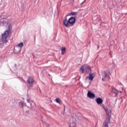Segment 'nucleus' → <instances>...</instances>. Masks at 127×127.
<instances>
[{
	"instance_id": "nucleus-4",
	"label": "nucleus",
	"mask_w": 127,
	"mask_h": 127,
	"mask_svg": "<svg viewBox=\"0 0 127 127\" xmlns=\"http://www.w3.org/2000/svg\"><path fill=\"white\" fill-rule=\"evenodd\" d=\"M111 122H110V118L109 117H107L106 120H105L103 123L102 127H109Z\"/></svg>"
},
{
	"instance_id": "nucleus-12",
	"label": "nucleus",
	"mask_w": 127,
	"mask_h": 127,
	"mask_svg": "<svg viewBox=\"0 0 127 127\" xmlns=\"http://www.w3.org/2000/svg\"><path fill=\"white\" fill-rule=\"evenodd\" d=\"M61 51L62 55H64V54H65V51H66V48L63 47L61 49Z\"/></svg>"
},
{
	"instance_id": "nucleus-5",
	"label": "nucleus",
	"mask_w": 127,
	"mask_h": 127,
	"mask_svg": "<svg viewBox=\"0 0 127 127\" xmlns=\"http://www.w3.org/2000/svg\"><path fill=\"white\" fill-rule=\"evenodd\" d=\"M28 87H32L33 83H34V79L32 77H29L27 79Z\"/></svg>"
},
{
	"instance_id": "nucleus-1",
	"label": "nucleus",
	"mask_w": 127,
	"mask_h": 127,
	"mask_svg": "<svg viewBox=\"0 0 127 127\" xmlns=\"http://www.w3.org/2000/svg\"><path fill=\"white\" fill-rule=\"evenodd\" d=\"M68 15H66L64 17V20L63 21L64 25L65 26V27H70V26H72L76 22V19L74 17H71L68 20L67 19V17Z\"/></svg>"
},
{
	"instance_id": "nucleus-8",
	"label": "nucleus",
	"mask_w": 127,
	"mask_h": 127,
	"mask_svg": "<svg viewBox=\"0 0 127 127\" xmlns=\"http://www.w3.org/2000/svg\"><path fill=\"white\" fill-rule=\"evenodd\" d=\"M84 69H87L89 71H91V67L87 65V64H84L83 65L81 66V67H80V70L81 71H82V73H84Z\"/></svg>"
},
{
	"instance_id": "nucleus-7",
	"label": "nucleus",
	"mask_w": 127,
	"mask_h": 127,
	"mask_svg": "<svg viewBox=\"0 0 127 127\" xmlns=\"http://www.w3.org/2000/svg\"><path fill=\"white\" fill-rule=\"evenodd\" d=\"M106 113V115L107 116V118H110V114H112V108L111 107H106V108H104ZM110 113V114H109Z\"/></svg>"
},
{
	"instance_id": "nucleus-17",
	"label": "nucleus",
	"mask_w": 127,
	"mask_h": 127,
	"mask_svg": "<svg viewBox=\"0 0 127 127\" xmlns=\"http://www.w3.org/2000/svg\"><path fill=\"white\" fill-rule=\"evenodd\" d=\"M19 105L20 107H22V108H23V103H22V102H19Z\"/></svg>"
},
{
	"instance_id": "nucleus-15",
	"label": "nucleus",
	"mask_w": 127,
	"mask_h": 127,
	"mask_svg": "<svg viewBox=\"0 0 127 127\" xmlns=\"http://www.w3.org/2000/svg\"><path fill=\"white\" fill-rule=\"evenodd\" d=\"M76 13H76V12H71L67 15V16H69V15H76Z\"/></svg>"
},
{
	"instance_id": "nucleus-2",
	"label": "nucleus",
	"mask_w": 127,
	"mask_h": 127,
	"mask_svg": "<svg viewBox=\"0 0 127 127\" xmlns=\"http://www.w3.org/2000/svg\"><path fill=\"white\" fill-rule=\"evenodd\" d=\"M9 34V32H8L7 30L5 31L3 34H2L1 40L3 43H7V42H8V40H7L6 39L7 37H8Z\"/></svg>"
},
{
	"instance_id": "nucleus-19",
	"label": "nucleus",
	"mask_w": 127,
	"mask_h": 127,
	"mask_svg": "<svg viewBox=\"0 0 127 127\" xmlns=\"http://www.w3.org/2000/svg\"><path fill=\"white\" fill-rule=\"evenodd\" d=\"M10 28H11V25H9V26H8V29L9 30V29H10Z\"/></svg>"
},
{
	"instance_id": "nucleus-13",
	"label": "nucleus",
	"mask_w": 127,
	"mask_h": 127,
	"mask_svg": "<svg viewBox=\"0 0 127 127\" xmlns=\"http://www.w3.org/2000/svg\"><path fill=\"white\" fill-rule=\"evenodd\" d=\"M112 94H115V95H117L118 94V90L116 89V88H113Z\"/></svg>"
},
{
	"instance_id": "nucleus-20",
	"label": "nucleus",
	"mask_w": 127,
	"mask_h": 127,
	"mask_svg": "<svg viewBox=\"0 0 127 127\" xmlns=\"http://www.w3.org/2000/svg\"><path fill=\"white\" fill-rule=\"evenodd\" d=\"M111 57L112 58V57H113V56H112V55H111Z\"/></svg>"
},
{
	"instance_id": "nucleus-10",
	"label": "nucleus",
	"mask_w": 127,
	"mask_h": 127,
	"mask_svg": "<svg viewBox=\"0 0 127 127\" xmlns=\"http://www.w3.org/2000/svg\"><path fill=\"white\" fill-rule=\"evenodd\" d=\"M87 96L90 99H94L95 98V94L92 93L91 91L88 92Z\"/></svg>"
},
{
	"instance_id": "nucleus-16",
	"label": "nucleus",
	"mask_w": 127,
	"mask_h": 127,
	"mask_svg": "<svg viewBox=\"0 0 127 127\" xmlns=\"http://www.w3.org/2000/svg\"><path fill=\"white\" fill-rule=\"evenodd\" d=\"M56 102H57V103H58V104H61V100H60V99L59 98H57L56 99Z\"/></svg>"
},
{
	"instance_id": "nucleus-6",
	"label": "nucleus",
	"mask_w": 127,
	"mask_h": 127,
	"mask_svg": "<svg viewBox=\"0 0 127 127\" xmlns=\"http://www.w3.org/2000/svg\"><path fill=\"white\" fill-rule=\"evenodd\" d=\"M69 127H76V119L71 118L70 120Z\"/></svg>"
},
{
	"instance_id": "nucleus-3",
	"label": "nucleus",
	"mask_w": 127,
	"mask_h": 127,
	"mask_svg": "<svg viewBox=\"0 0 127 127\" xmlns=\"http://www.w3.org/2000/svg\"><path fill=\"white\" fill-rule=\"evenodd\" d=\"M110 73V71L108 70L104 71L103 73V78L102 79V81H105L107 80V78L109 76V74Z\"/></svg>"
},
{
	"instance_id": "nucleus-14",
	"label": "nucleus",
	"mask_w": 127,
	"mask_h": 127,
	"mask_svg": "<svg viewBox=\"0 0 127 127\" xmlns=\"http://www.w3.org/2000/svg\"><path fill=\"white\" fill-rule=\"evenodd\" d=\"M16 47H20V48H22V47H23V43H20V44L17 45Z\"/></svg>"
},
{
	"instance_id": "nucleus-18",
	"label": "nucleus",
	"mask_w": 127,
	"mask_h": 127,
	"mask_svg": "<svg viewBox=\"0 0 127 127\" xmlns=\"http://www.w3.org/2000/svg\"><path fill=\"white\" fill-rule=\"evenodd\" d=\"M84 2H86V0H84L81 3V5H82Z\"/></svg>"
},
{
	"instance_id": "nucleus-11",
	"label": "nucleus",
	"mask_w": 127,
	"mask_h": 127,
	"mask_svg": "<svg viewBox=\"0 0 127 127\" xmlns=\"http://www.w3.org/2000/svg\"><path fill=\"white\" fill-rule=\"evenodd\" d=\"M96 103H97L98 105H101L103 103V99L101 98H98L96 99Z\"/></svg>"
},
{
	"instance_id": "nucleus-9",
	"label": "nucleus",
	"mask_w": 127,
	"mask_h": 127,
	"mask_svg": "<svg viewBox=\"0 0 127 127\" xmlns=\"http://www.w3.org/2000/svg\"><path fill=\"white\" fill-rule=\"evenodd\" d=\"M94 78H95V74L89 73V76H87L86 77V79L89 80V81H93Z\"/></svg>"
}]
</instances>
